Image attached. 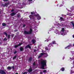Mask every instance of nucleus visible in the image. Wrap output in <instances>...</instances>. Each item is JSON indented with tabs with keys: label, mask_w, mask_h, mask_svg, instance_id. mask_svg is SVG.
<instances>
[{
	"label": "nucleus",
	"mask_w": 74,
	"mask_h": 74,
	"mask_svg": "<svg viewBox=\"0 0 74 74\" xmlns=\"http://www.w3.org/2000/svg\"><path fill=\"white\" fill-rule=\"evenodd\" d=\"M20 51H22L23 50V48L22 47H20Z\"/></svg>",
	"instance_id": "obj_17"
},
{
	"label": "nucleus",
	"mask_w": 74,
	"mask_h": 74,
	"mask_svg": "<svg viewBox=\"0 0 74 74\" xmlns=\"http://www.w3.org/2000/svg\"><path fill=\"white\" fill-rule=\"evenodd\" d=\"M6 24H5V23H3L2 24V25L3 26H6Z\"/></svg>",
	"instance_id": "obj_22"
},
{
	"label": "nucleus",
	"mask_w": 74,
	"mask_h": 74,
	"mask_svg": "<svg viewBox=\"0 0 74 74\" xmlns=\"http://www.w3.org/2000/svg\"><path fill=\"white\" fill-rule=\"evenodd\" d=\"M16 53H17V51H15L14 52V54H15Z\"/></svg>",
	"instance_id": "obj_30"
},
{
	"label": "nucleus",
	"mask_w": 74,
	"mask_h": 74,
	"mask_svg": "<svg viewBox=\"0 0 74 74\" xmlns=\"http://www.w3.org/2000/svg\"><path fill=\"white\" fill-rule=\"evenodd\" d=\"M33 32V29L32 28H30L29 31L28 32L26 31H25L24 32V34H31Z\"/></svg>",
	"instance_id": "obj_2"
},
{
	"label": "nucleus",
	"mask_w": 74,
	"mask_h": 74,
	"mask_svg": "<svg viewBox=\"0 0 74 74\" xmlns=\"http://www.w3.org/2000/svg\"><path fill=\"white\" fill-rule=\"evenodd\" d=\"M12 67L13 69H15V68L14 67V66H12Z\"/></svg>",
	"instance_id": "obj_35"
},
{
	"label": "nucleus",
	"mask_w": 74,
	"mask_h": 74,
	"mask_svg": "<svg viewBox=\"0 0 74 74\" xmlns=\"http://www.w3.org/2000/svg\"><path fill=\"white\" fill-rule=\"evenodd\" d=\"M27 74V72H25L23 74Z\"/></svg>",
	"instance_id": "obj_28"
},
{
	"label": "nucleus",
	"mask_w": 74,
	"mask_h": 74,
	"mask_svg": "<svg viewBox=\"0 0 74 74\" xmlns=\"http://www.w3.org/2000/svg\"><path fill=\"white\" fill-rule=\"evenodd\" d=\"M17 57V56H16V55H15L14 56V57L13 58L12 60H14V59H16Z\"/></svg>",
	"instance_id": "obj_15"
},
{
	"label": "nucleus",
	"mask_w": 74,
	"mask_h": 74,
	"mask_svg": "<svg viewBox=\"0 0 74 74\" xmlns=\"http://www.w3.org/2000/svg\"><path fill=\"white\" fill-rule=\"evenodd\" d=\"M60 70L62 71H64V68L62 67L61 69Z\"/></svg>",
	"instance_id": "obj_16"
},
{
	"label": "nucleus",
	"mask_w": 74,
	"mask_h": 74,
	"mask_svg": "<svg viewBox=\"0 0 74 74\" xmlns=\"http://www.w3.org/2000/svg\"><path fill=\"white\" fill-rule=\"evenodd\" d=\"M37 17L38 20H40V19H41V16H40L38 14V16Z\"/></svg>",
	"instance_id": "obj_13"
},
{
	"label": "nucleus",
	"mask_w": 74,
	"mask_h": 74,
	"mask_svg": "<svg viewBox=\"0 0 74 74\" xmlns=\"http://www.w3.org/2000/svg\"><path fill=\"white\" fill-rule=\"evenodd\" d=\"M10 36H10V35L9 34L8 35V39H9V38H10Z\"/></svg>",
	"instance_id": "obj_24"
},
{
	"label": "nucleus",
	"mask_w": 74,
	"mask_h": 74,
	"mask_svg": "<svg viewBox=\"0 0 74 74\" xmlns=\"http://www.w3.org/2000/svg\"><path fill=\"white\" fill-rule=\"evenodd\" d=\"M3 40H4V41H7V38H5Z\"/></svg>",
	"instance_id": "obj_26"
},
{
	"label": "nucleus",
	"mask_w": 74,
	"mask_h": 74,
	"mask_svg": "<svg viewBox=\"0 0 74 74\" xmlns=\"http://www.w3.org/2000/svg\"><path fill=\"white\" fill-rule=\"evenodd\" d=\"M8 0H3V1H7Z\"/></svg>",
	"instance_id": "obj_36"
},
{
	"label": "nucleus",
	"mask_w": 74,
	"mask_h": 74,
	"mask_svg": "<svg viewBox=\"0 0 74 74\" xmlns=\"http://www.w3.org/2000/svg\"><path fill=\"white\" fill-rule=\"evenodd\" d=\"M47 71L46 70H44L43 71V73H46Z\"/></svg>",
	"instance_id": "obj_29"
},
{
	"label": "nucleus",
	"mask_w": 74,
	"mask_h": 74,
	"mask_svg": "<svg viewBox=\"0 0 74 74\" xmlns=\"http://www.w3.org/2000/svg\"><path fill=\"white\" fill-rule=\"evenodd\" d=\"M16 14V13H15L14 12H13L10 14V15L11 16H14V15H15Z\"/></svg>",
	"instance_id": "obj_10"
},
{
	"label": "nucleus",
	"mask_w": 74,
	"mask_h": 74,
	"mask_svg": "<svg viewBox=\"0 0 74 74\" xmlns=\"http://www.w3.org/2000/svg\"><path fill=\"white\" fill-rule=\"evenodd\" d=\"M29 17L30 18V19H32L34 21H35L36 20V18H35L34 17V16L32 15H29Z\"/></svg>",
	"instance_id": "obj_5"
},
{
	"label": "nucleus",
	"mask_w": 74,
	"mask_h": 74,
	"mask_svg": "<svg viewBox=\"0 0 74 74\" xmlns=\"http://www.w3.org/2000/svg\"><path fill=\"white\" fill-rule=\"evenodd\" d=\"M53 44H56V42L55 41H53L51 43H50L49 45H48V46L49 47H53V46L52 45H53Z\"/></svg>",
	"instance_id": "obj_3"
},
{
	"label": "nucleus",
	"mask_w": 74,
	"mask_h": 74,
	"mask_svg": "<svg viewBox=\"0 0 74 74\" xmlns=\"http://www.w3.org/2000/svg\"><path fill=\"white\" fill-rule=\"evenodd\" d=\"M22 44V43H19L18 45H15L14 47L15 48H18V47L19 46H21Z\"/></svg>",
	"instance_id": "obj_6"
},
{
	"label": "nucleus",
	"mask_w": 74,
	"mask_h": 74,
	"mask_svg": "<svg viewBox=\"0 0 74 74\" xmlns=\"http://www.w3.org/2000/svg\"><path fill=\"white\" fill-rule=\"evenodd\" d=\"M29 1H33V0H28Z\"/></svg>",
	"instance_id": "obj_37"
},
{
	"label": "nucleus",
	"mask_w": 74,
	"mask_h": 74,
	"mask_svg": "<svg viewBox=\"0 0 74 74\" xmlns=\"http://www.w3.org/2000/svg\"><path fill=\"white\" fill-rule=\"evenodd\" d=\"M20 16V15H19V14H18L17 15V17H19Z\"/></svg>",
	"instance_id": "obj_31"
},
{
	"label": "nucleus",
	"mask_w": 74,
	"mask_h": 74,
	"mask_svg": "<svg viewBox=\"0 0 74 74\" xmlns=\"http://www.w3.org/2000/svg\"><path fill=\"white\" fill-rule=\"evenodd\" d=\"M32 60V57H30L29 59V62H31Z\"/></svg>",
	"instance_id": "obj_14"
},
{
	"label": "nucleus",
	"mask_w": 74,
	"mask_h": 74,
	"mask_svg": "<svg viewBox=\"0 0 74 74\" xmlns=\"http://www.w3.org/2000/svg\"><path fill=\"white\" fill-rule=\"evenodd\" d=\"M40 62L42 68V69H45L44 67H45V66H47V61L41 59L40 60Z\"/></svg>",
	"instance_id": "obj_1"
},
{
	"label": "nucleus",
	"mask_w": 74,
	"mask_h": 74,
	"mask_svg": "<svg viewBox=\"0 0 74 74\" xmlns=\"http://www.w3.org/2000/svg\"><path fill=\"white\" fill-rule=\"evenodd\" d=\"M15 74H18V73H16Z\"/></svg>",
	"instance_id": "obj_42"
},
{
	"label": "nucleus",
	"mask_w": 74,
	"mask_h": 74,
	"mask_svg": "<svg viewBox=\"0 0 74 74\" xmlns=\"http://www.w3.org/2000/svg\"><path fill=\"white\" fill-rule=\"evenodd\" d=\"M34 15V16H37H37H38V15H37V14H35V15Z\"/></svg>",
	"instance_id": "obj_38"
},
{
	"label": "nucleus",
	"mask_w": 74,
	"mask_h": 74,
	"mask_svg": "<svg viewBox=\"0 0 74 74\" xmlns=\"http://www.w3.org/2000/svg\"><path fill=\"white\" fill-rule=\"evenodd\" d=\"M40 74H41V72L40 73Z\"/></svg>",
	"instance_id": "obj_45"
},
{
	"label": "nucleus",
	"mask_w": 74,
	"mask_h": 74,
	"mask_svg": "<svg viewBox=\"0 0 74 74\" xmlns=\"http://www.w3.org/2000/svg\"><path fill=\"white\" fill-rule=\"evenodd\" d=\"M72 45H71V44H70L68 46H67L66 47H65V49H69V48L70 47H72Z\"/></svg>",
	"instance_id": "obj_11"
},
{
	"label": "nucleus",
	"mask_w": 74,
	"mask_h": 74,
	"mask_svg": "<svg viewBox=\"0 0 74 74\" xmlns=\"http://www.w3.org/2000/svg\"><path fill=\"white\" fill-rule=\"evenodd\" d=\"M29 48V49H30L32 47L30 46V45H27L25 47V49H27V48Z\"/></svg>",
	"instance_id": "obj_8"
},
{
	"label": "nucleus",
	"mask_w": 74,
	"mask_h": 74,
	"mask_svg": "<svg viewBox=\"0 0 74 74\" xmlns=\"http://www.w3.org/2000/svg\"><path fill=\"white\" fill-rule=\"evenodd\" d=\"M25 26H26V25H25V24H24L23 25V27H25Z\"/></svg>",
	"instance_id": "obj_33"
},
{
	"label": "nucleus",
	"mask_w": 74,
	"mask_h": 74,
	"mask_svg": "<svg viewBox=\"0 0 74 74\" xmlns=\"http://www.w3.org/2000/svg\"><path fill=\"white\" fill-rule=\"evenodd\" d=\"M9 4H10V2H8V3H5V4H2V5L3 7H7L8 6Z\"/></svg>",
	"instance_id": "obj_4"
},
{
	"label": "nucleus",
	"mask_w": 74,
	"mask_h": 74,
	"mask_svg": "<svg viewBox=\"0 0 74 74\" xmlns=\"http://www.w3.org/2000/svg\"><path fill=\"white\" fill-rule=\"evenodd\" d=\"M45 49L46 50H49V49H48V48L47 47H46L45 48Z\"/></svg>",
	"instance_id": "obj_25"
},
{
	"label": "nucleus",
	"mask_w": 74,
	"mask_h": 74,
	"mask_svg": "<svg viewBox=\"0 0 74 74\" xmlns=\"http://www.w3.org/2000/svg\"><path fill=\"white\" fill-rule=\"evenodd\" d=\"M14 11V10L13 9H12L11 10V12H13V11Z\"/></svg>",
	"instance_id": "obj_34"
},
{
	"label": "nucleus",
	"mask_w": 74,
	"mask_h": 74,
	"mask_svg": "<svg viewBox=\"0 0 74 74\" xmlns=\"http://www.w3.org/2000/svg\"><path fill=\"white\" fill-rule=\"evenodd\" d=\"M34 52H36V50L34 49Z\"/></svg>",
	"instance_id": "obj_39"
},
{
	"label": "nucleus",
	"mask_w": 74,
	"mask_h": 74,
	"mask_svg": "<svg viewBox=\"0 0 74 74\" xmlns=\"http://www.w3.org/2000/svg\"><path fill=\"white\" fill-rule=\"evenodd\" d=\"M0 73L2 74H6L5 72L3 70H0Z\"/></svg>",
	"instance_id": "obj_9"
},
{
	"label": "nucleus",
	"mask_w": 74,
	"mask_h": 74,
	"mask_svg": "<svg viewBox=\"0 0 74 74\" xmlns=\"http://www.w3.org/2000/svg\"><path fill=\"white\" fill-rule=\"evenodd\" d=\"M73 46L74 47V43L73 44Z\"/></svg>",
	"instance_id": "obj_44"
},
{
	"label": "nucleus",
	"mask_w": 74,
	"mask_h": 74,
	"mask_svg": "<svg viewBox=\"0 0 74 74\" xmlns=\"http://www.w3.org/2000/svg\"><path fill=\"white\" fill-rule=\"evenodd\" d=\"M3 34H5V36H6V37H7V36H8V34H7V33L5 32H4L3 33Z\"/></svg>",
	"instance_id": "obj_18"
},
{
	"label": "nucleus",
	"mask_w": 74,
	"mask_h": 74,
	"mask_svg": "<svg viewBox=\"0 0 74 74\" xmlns=\"http://www.w3.org/2000/svg\"><path fill=\"white\" fill-rule=\"evenodd\" d=\"M73 38H74V34L73 36Z\"/></svg>",
	"instance_id": "obj_41"
},
{
	"label": "nucleus",
	"mask_w": 74,
	"mask_h": 74,
	"mask_svg": "<svg viewBox=\"0 0 74 74\" xmlns=\"http://www.w3.org/2000/svg\"><path fill=\"white\" fill-rule=\"evenodd\" d=\"M33 71V69L32 68H30L28 70V73H30V72H32Z\"/></svg>",
	"instance_id": "obj_12"
},
{
	"label": "nucleus",
	"mask_w": 74,
	"mask_h": 74,
	"mask_svg": "<svg viewBox=\"0 0 74 74\" xmlns=\"http://www.w3.org/2000/svg\"><path fill=\"white\" fill-rule=\"evenodd\" d=\"M32 42H33V43L34 44V43L36 42V41H35V40H34L33 39L32 40Z\"/></svg>",
	"instance_id": "obj_20"
},
{
	"label": "nucleus",
	"mask_w": 74,
	"mask_h": 74,
	"mask_svg": "<svg viewBox=\"0 0 74 74\" xmlns=\"http://www.w3.org/2000/svg\"><path fill=\"white\" fill-rule=\"evenodd\" d=\"M60 19L61 20V21H64V19L62 17H60Z\"/></svg>",
	"instance_id": "obj_19"
},
{
	"label": "nucleus",
	"mask_w": 74,
	"mask_h": 74,
	"mask_svg": "<svg viewBox=\"0 0 74 74\" xmlns=\"http://www.w3.org/2000/svg\"><path fill=\"white\" fill-rule=\"evenodd\" d=\"M42 52H44V50H42Z\"/></svg>",
	"instance_id": "obj_40"
},
{
	"label": "nucleus",
	"mask_w": 74,
	"mask_h": 74,
	"mask_svg": "<svg viewBox=\"0 0 74 74\" xmlns=\"http://www.w3.org/2000/svg\"><path fill=\"white\" fill-rule=\"evenodd\" d=\"M31 14H35V12H31Z\"/></svg>",
	"instance_id": "obj_27"
},
{
	"label": "nucleus",
	"mask_w": 74,
	"mask_h": 74,
	"mask_svg": "<svg viewBox=\"0 0 74 74\" xmlns=\"http://www.w3.org/2000/svg\"><path fill=\"white\" fill-rule=\"evenodd\" d=\"M62 31L63 32H64V28H62Z\"/></svg>",
	"instance_id": "obj_23"
},
{
	"label": "nucleus",
	"mask_w": 74,
	"mask_h": 74,
	"mask_svg": "<svg viewBox=\"0 0 74 74\" xmlns=\"http://www.w3.org/2000/svg\"><path fill=\"white\" fill-rule=\"evenodd\" d=\"M1 13V12L0 11V14Z\"/></svg>",
	"instance_id": "obj_43"
},
{
	"label": "nucleus",
	"mask_w": 74,
	"mask_h": 74,
	"mask_svg": "<svg viewBox=\"0 0 74 74\" xmlns=\"http://www.w3.org/2000/svg\"><path fill=\"white\" fill-rule=\"evenodd\" d=\"M45 54V53H42L40 54V55L38 56V58H41Z\"/></svg>",
	"instance_id": "obj_7"
},
{
	"label": "nucleus",
	"mask_w": 74,
	"mask_h": 74,
	"mask_svg": "<svg viewBox=\"0 0 74 74\" xmlns=\"http://www.w3.org/2000/svg\"><path fill=\"white\" fill-rule=\"evenodd\" d=\"M7 69H8V70H9V69L11 70V66H8L7 67Z\"/></svg>",
	"instance_id": "obj_21"
},
{
	"label": "nucleus",
	"mask_w": 74,
	"mask_h": 74,
	"mask_svg": "<svg viewBox=\"0 0 74 74\" xmlns=\"http://www.w3.org/2000/svg\"><path fill=\"white\" fill-rule=\"evenodd\" d=\"M36 65V63L35 62H34L33 63V66H35Z\"/></svg>",
	"instance_id": "obj_32"
}]
</instances>
